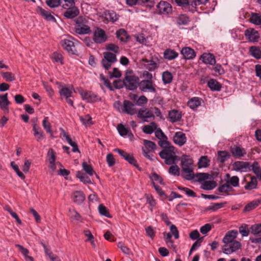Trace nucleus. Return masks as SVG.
Listing matches in <instances>:
<instances>
[{
	"mask_svg": "<svg viewBox=\"0 0 261 261\" xmlns=\"http://www.w3.org/2000/svg\"><path fill=\"white\" fill-rule=\"evenodd\" d=\"M74 31L75 33L79 35H86L91 33L89 21L86 17L80 16L74 20Z\"/></svg>",
	"mask_w": 261,
	"mask_h": 261,
	"instance_id": "1",
	"label": "nucleus"
},
{
	"mask_svg": "<svg viewBox=\"0 0 261 261\" xmlns=\"http://www.w3.org/2000/svg\"><path fill=\"white\" fill-rule=\"evenodd\" d=\"M124 78L126 90L135 91L139 86L140 79L132 70H127Z\"/></svg>",
	"mask_w": 261,
	"mask_h": 261,
	"instance_id": "2",
	"label": "nucleus"
},
{
	"mask_svg": "<svg viewBox=\"0 0 261 261\" xmlns=\"http://www.w3.org/2000/svg\"><path fill=\"white\" fill-rule=\"evenodd\" d=\"M175 147L173 146L165 147L160 153L161 158L165 160V163L167 165L174 164L175 161L179 159L178 156L174 152Z\"/></svg>",
	"mask_w": 261,
	"mask_h": 261,
	"instance_id": "3",
	"label": "nucleus"
},
{
	"mask_svg": "<svg viewBox=\"0 0 261 261\" xmlns=\"http://www.w3.org/2000/svg\"><path fill=\"white\" fill-rule=\"evenodd\" d=\"M103 58L101 60V64L103 67L107 70H109L113 63L117 62L116 54L110 51H106L103 54Z\"/></svg>",
	"mask_w": 261,
	"mask_h": 261,
	"instance_id": "4",
	"label": "nucleus"
},
{
	"mask_svg": "<svg viewBox=\"0 0 261 261\" xmlns=\"http://www.w3.org/2000/svg\"><path fill=\"white\" fill-rule=\"evenodd\" d=\"M156 85L154 83L153 80H143L140 81L139 86L138 87L139 90L142 92H150V93H156Z\"/></svg>",
	"mask_w": 261,
	"mask_h": 261,
	"instance_id": "5",
	"label": "nucleus"
},
{
	"mask_svg": "<svg viewBox=\"0 0 261 261\" xmlns=\"http://www.w3.org/2000/svg\"><path fill=\"white\" fill-rule=\"evenodd\" d=\"M144 145L146 149L142 148L143 155L150 161H154V159L152 158V156H153V154L150 155L149 153L155 151L156 147V144L151 141L144 140Z\"/></svg>",
	"mask_w": 261,
	"mask_h": 261,
	"instance_id": "6",
	"label": "nucleus"
},
{
	"mask_svg": "<svg viewBox=\"0 0 261 261\" xmlns=\"http://www.w3.org/2000/svg\"><path fill=\"white\" fill-rule=\"evenodd\" d=\"M80 94L82 99L87 102L92 103L101 100V98L92 91L82 90L80 91Z\"/></svg>",
	"mask_w": 261,
	"mask_h": 261,
	"instance_id": "7",
	"label": "nucleus"
},
{
	"mask_svg": "<svg viewBox=\"0 0 261 261\" xmlns=\"http://www.w3.org/2000/svg\"><path fill=\"white\" fill-rule=\"evenodd\" d=\"M222 247L223 252L226 254H230L241 247V244L239 241H234L231 243H224Z\"/></svg>",
	"mask_w": 261,
	"mask_h": 261,
	"instance_id": "8",
	"label": "nucleus"
},
{
	"mask_svg": "<svg viewBox=\"0 0 261 261\" xmlns=\"http://www.w3.org/2000/svg\"><path fill=\"white\" fill-rule=\"evenodd\" d=\"M108 37L105 31L101 28H97L94 32L93 40L97 44H101L106 42Z\"/></svg>",
	"mask_w": 261,
	"mask_h": 261,
	"instance_id": "9",
	"label": "nucleus"
},
{
	"mask_svg": "<svg viewBox=\"0 0 261 261\" xmlns=\"http://www.w3.org/2000/svg\"><path fill=\"white\" fill-rule=\"evenodd\" d=\"M60 45L69 54L71 55H77V51L75 48L74 44L72 40L69 39H64L60 41Z\"/></svg>",
	"mask_w": 261,
	"mask_h": 261,
	"instance_id": "10",
	"label": "nucleus"
},
{
	"mask_svg": "<svg viewBox=\"0 0 261 261\" xmlns=\"http://www.w3.org/2000/svg\"><path fill=\"white\" fill-rule=\"evenodd\" d=\"M229 151L234 159H241L247 153L246 150L240 145H233L230 147Z\"/></svg>",
	"mask_w": 261,
	"mask_h": 261,
	"instance_id": "11",
	"label": "nucleus"
},
{
	"mask_svg": "<svg viewBox=\"0 0 261 261\" xmlns=\"http://www.w3.org/2000/svg\"><path fill=\"white\" fill-rule=\"evenodd\" d=\"M115 152H118V153L122 156L125 160L129 163L130 165L136 167L138 168L139 166L137 164V160L133 156V154L128 153L126 151L121 150L119 148H116L114 149Z\"/></svg>",
	"mask_w": 261,
	"mask_h": 261,
	"instance_id": "12",
	"label": "nucleus"
},
{
	"mask_svg": "<svg viewBox=\"0 0 261 261\" xmlns=\"http://www.w3.org/2000/svg\"><path fill=\"white\" fill-rule=\"evenodd\" d=\"M160 15H169L172 13V8L170 4L165 1H161L156 6Z\"/></svg>",
	"mask_w": 261,
	"mask_h": 261,
	"instance_id": "13",
	"label": "nucleus"
},
{
	"mask_svg": "<svg viewBox=\"0 0 261 261\" xmlns=\"http://www.w3.org/2000/svg\"><path fill=\"white\" fill-rule=\"evenodd\" d=\"M36 11L46 21L56 22V19L49 11L46 10L40 6L37 7Z\"/></svg>",
	"mask_w": 261,
	"mask_h": 261,
	"instance_id": "14",
	"label": "nucleus"
},
{
	"mask_svg": "<svg viewBox=\"0 0 261 261\" xmlns=\"http://www.w3.org/2000/svg\"><path fill=\"white\" fill-rule=\"evenodd\" d=\"M232 166L233 169L236 171H250V163L248 162L236 161Z\"/></svg>",
	"mask_w": 261,
	"mask_h": 261,
	"instance_id": "15",
	"label": "nucleus"
},
{
	"mask_svg": "<svg viewBox=\"0 0 261 261\" xmlns=\"http://www.w3.org/2000/svg\"><path fill=\"white\" fill-rule=\"evenodd\" d=\"M0 108L5 114L9 113V106L11 104L8 98V93L0 95Z\"/></svg>",
	"mask_w": 261,
	"mask_h": 261,
	"instance_id": "16",
	"label": "nucleus"
},
{
	"mask_svg": "<svg viewBox=\"0 0 261 261\" xmlns=\"http://www.w3.org/2000/svg\"><path fill=\"white\" fill-rule=\"evenodd\" d=\"M122 112L133 115L137 113V111L135 108V105L132 102L127 100H124Z\"/></svg>",
	"mask_w": 261,
	"mask_h": 261,
	"instance_id": "17",
	"label": "nucleus"
},
{
	"mask_svg": "<svg viewBox=\"0 0 261 261\" xmlns=\"http://www.w3.org/2000/svg\"><path fill=\"white\" fill-rule=\"evenodd\" d=\"M245 37L251 42H257L259 35L258 32L253 29H248L245 31Z\"/></svg>",
	"mask_w": 261,
	"mask_h": 261,
	"instance_id": "18",
	"label": "nucleus"
},
{
	"mask_svg": "<svg viewBox=\"0 0 261 261\" xmlns=\"http://www.w3.org/2000/svg\"><path fill=\"white\" fill-rule=\"evenodd\" d=\"M181 176L185 179L191 180L195 177V174L191 167H181Z\"/></svg>",
	"mask_w": 261,
	"mask_h": 261,
	"instance_id": "19",
	"label": "nucleus"
},
{
	"mask_svg": "<svg viewBox=\"0 0 261 261\" xmlns=\"http://www.w3.org/2000/svg\"><path fill=\"white\" fill-rule=\"evenodd\" d=\"M181 54L183 56L184 59L186 60H191L196 56V53L193 49L190 47H185L180 51Z\"/></svg>",
	"mask_w": 261,
	"mask_h": 261,
	"instance_id": "20",
	"label": "nucleus"
},
{
	"mask_svg": "<svg viewBox=\"0 0 261 261\" xmlns=\"http://www.w3.org/2000/svg\"><path fill=\"white\" fill-rule=\"evenodd\" d=\"M187 141L186 135L181 132L175 133L173 137V141L174 143L178 145L179 146L184 145Z\"/></svg>",
	"mask_w": 261,
	"mask_h": 261,
	"instance_id": "21",
	"label": "nucleus"
},
{
	"mask_svg": "<svg viewBox=\"0 0 261 261\" xmlns=\"http://www.w3.org/2000/svg\"><path fill=\"white\" fill-rule=\"evenodd\" d=\"M138 117L144 119V121H148L145 119L151 118L153 119L155 118V116L153 115V112L149 110H147V109H141L139 110L138 113Z\"/></svg>",
	"mask_w": 261,
	"mask_h": 261,
	"instance_id": "22",
	"label": "nucleus"
},
{
	"mask_svg": "<svg viewBox=\"0 0 261 261\" xmlns=\"http://www.w3.org/2000/svg\"><path fill=\"white\" fill-rule=\"evenodd\" d=\"M238 234L237 230H232L228 231L224 237L222 242L223 243H231L237 241L235 240Z\"/></svg>",
	"mask_w": 261,
	"mask_h": 261,
	"instance_id": "23",
	"label": "nucleus"
},
{
	"mask_svg": "<svg viewBox=\"0 0 261 261\" xmlns=\"http://www.w3.org/2000/svg\"><path fill=\"white\" fill-rule=\"evenodd\" d=\"M168 117L172 123L179 121L182 117L181 112L177 110L173 109L169 111Z\"/></svg>",
	"mask_w": 261,
	"mask_h": 261,
	"instance_id": "24",
	"label": "nucleus"
},
{
	"mask_svg": "<svg viewBox=\"0 0 261 261\" xmlns=\"http://www.w3.org/2000/svg\"><path fill=\"white\" fill-rule=\"evenodd\" d=\"M80 14V11L77 7H73L67 9L64 13V16L67 19H73L75 18Z\"/></svg>",
	"mask_w": 261,
	"mask_h": 261,
	"instance_id": "25",
	"label": "nucleus"
},
{
	"mask_svg": "<svg viewBox=\"0 0 261 261\" xmlns=\"http://www.w3.org/2000/svg\"><path fill=\"white\" fill-rule=\"evenodd\" d=\"M200 59L205 64L214 65L216 63L215 56L213 54L211 53L202 54Z\"/></svg>",
	"mask_w": 261,
	"mask_h": 261,
	"instance_id": "26",
	"label": "nucleus"
},
{
	"mask_svg": "<svg viewBox=\"0 0 261 261\" xmlns=\"http://www.w3.org/2000/svg\"><path fill=\"white\" fill-rule=\"evenodd\" d=\"M207 86L212 91H219L222 88L221 84L214 79H211L208 81Z\"/></svg>",
	"mask_w": 261,
	"mask_h": 261,
	"instance_id": "27",
	"label": "nucleus"
},
{
	"mask_svg": "<svg viewBox=\"0 0 261 261\" xmlns=\"http://www.w3.org/2000/svg\"><path fill=\"white\" fill-rule=\"evenodd\" d=\"M117 38L122 42H126L129 40L130 38L127 32L124 29H120L116 33Z\"/></svg>",
	"mask_w": 261,
	"mask_h": 261,
	"instance_id": "28",
	"label": "nucleus"
},
{
	"mask_svg": "<svg viewBox=\"0 0 261 261\" xmlns=\"http://www.w3.org/2000/svg\"><path fill=\"white\" fill-rule=\"evenodd\" d=\"M202 101V99L201 98L194 97L189 100L187 105L191 109L194 110L201 105Z\"/></svg>",
	"mask_w": 261,
	"mask_h": 261,
	"instance_id": "29",
	"label": "nucleus"
},
{
	"mask_svg": "<svg viewBox=\"0 0 261 261\" xmlns=\"http://www.w3.org/2000/svg\"><path fill=\"white\" fill-rule=\"evenodd\" d=\"M257 184V178L254 176H250V180L246 182V185L244 186V189L248 191L256 189Z\"/></svg>",
	"mask_w": 261,
	"mask_h": 261,
	"instance_id": "30",
	"label": "nucleus"
},
{
	"mask_svg": "<svg viewBox=\"0 0 261 261\" xmlns=\"http://www.w3.org/2000/svg\"><path fill=\"white\" fill-rule=\"evenodd\" d=\"M261 203V198L255 199L246 204L244 208V212H250L256 208Z\"/></svg>",
	"mask_w": 261,
	"mask_h": 261,
	"instance_id": "31",
	"label": "nucleus"
},
{
	"mask_svg": "<svg viewBox=\"0 0 261 261\" xmlns=\"http://www.w3.org/2000/svg\"><path fill=\"white\" fill-rule=\"evenodd\" d=\"M178 54L174 50L167 49L164 53V57L168 60H172L177 57Z\"/></svg>",
	"mask_w": 261,
	"mask_h": 261,
	"instance_id": "32",
	"label": "nucleus"
},
{
	"mask_svg": "<svg viewBox=\"0 0 261 261\" xmlns=\"http://www.w3.org/2000/svg\"><path fill=\"white\" fill-rule=\"evenodd\" d=\"M230 153L227 151H219L217 160L221 163H224L230 158Z\"/></svg>",
	"mask_w": 261,
	"mask_h": 261,
	"instance_id": "33",
	"label": "nucleus"
},
{
	"mask_svg": "<svg viewBox=\"0 0 261 261\" xmlns=\"http://www.w3.org/2000/svg\"><path fill=\"white\" fill-rule=\"evenodd\" d=\"M193 164V160L189 155L182 154L181 156V167H191Z\"/></svg>",
	"mask_w": 261,
	"mask_h": 261,
	"instance_id": "34",
	"label": "nucleus"
},
{
	"mask_svg": "<svg viewBox=\"0 0 261 261\" xmlns=\"http://www.w3.org/2000/svg\"><path fill=\"white\" fill-rule=\"evenodd\" d=\"M15 247H17L19 251L24 256L25 259L28 261H34V258L31 256H29L28 254L29 251L28 249L23 247L22 245L19 244H16Z\"/></svg>",
	"mask_w": 261,
	"mask_h": 261,
	"instance_id": "35",
	"label": "nucleus"
},
{
	"mask_svg": "<svg viewBox=\"0 0 261 261\" xmlns=\"http://www.w3.org/2000/svg\"><path fill=\"white\" fill-rule=\"evenodd\" d=\"M73 202L78 204L81 203L85 199L84 193L80 191H76L73 193Z\"/></svg>",
	"mask_w": 261,
	"mask_h": 261,
	"instance_id": "36",
	"label": "nucleus"
},
{
	"mask_svg": "<svg viewBox=\"0 0 261 261\" xmlns=\"http://www.w3.org/2000/svg\"><path fill=\"white\" fill-rule=\"evenodd\" d=\"M157 128V124L155 122H151L149 125H144L143 132L146 134H151Z\"/></svg>",
	"mask_w": 261,
	"mask_h": 261,
	"instance_id": "37",
	"label": "nucleus"
},
{
	"mask_svg": "<svg viewBox=\"0 0 261 261\" xmlns=\"http://www.w3.org/2000/svg\"><path fill=\"white\" fill-rule=\"evenodd\" d=\"M250 170H252L253 173L260 180L261 167L257 162L255 161L252 164V165L250 164Z\"/></svg>",
	"mask_w": 261,
	"mask_h": 261,
	"instance_id": "38",
	"label": "nucleus"
},
{
	"mask_svg": "<svg viewBox=\"0 0 261 261\" xmlns=\"http://www.w3.org/2000/svg\"><path fill=\"white\" fill-rule=\"evenodd\" d=\"M162 77L163 83L165 85L170 84L173 81V75L169 71H164L162 73Z\"/></svg>",
	"mask_w": 261,
	"mask_h": 261,
	"instance_id": "39",
	"label": "nucleus"
},
{
	"mask_svg": "<svg viewBox=\"0 0 261 261\" xmlns=\"http://www.w3.org/2000/svg\"><path fill=\"white\" fill-rule=\"evenodd\" d=\"M250 55L256 59L261 58V50L259 47L252 46L249 48Z\"/></svg>",
	"mask_w": 261,
	"mask_h": 261,
	"instance_id": "40",
	"label": "nucleus"
},
{
	"mask_svg": "<svg viewBox=\"0 0 261 261\" xmlns=\"http://www.w3.org/2000/svg\"><path fill=\"white\" fill-rule=\"evenodd\" d=\"M189 18L185 14H180L176 18V23L179 25H187L189 22Z\"/></svg>",
	"mask_w": 261,
	"mask_h": 261,
	"instance_id": "41",
	"label": "nucleus"
},
{
	"mask_svg": "<svg viewBox=\"0 0 261 261\" xmlns=\"http://www.w3.org/2000/svg\"><path fill=\"white\" fill-rule=\"evenodd\" d=\"M2 76L6 80V82H11L16 80L14 74L11 72H0Z\"/></svg>",
	"mask_w": 261,
	"mask_h": 261,
	"instance_id": "42",
	"label": "nucleus"
},
{
	"mask_svg": "<svg viewBox=\"0 0 261 261\" xmlns=\"http://www.w3.org/2000/svg\"><path fill=\"white\" fill-rule=\"evenodd\" d=\"M219 192L226 193L229 195L228 192L233 191V188L227 182L226 184L220 186L218 189Z\"/></svg>",
	"mask_w": 261,
	"mask_h": 261,
	"instance_id": "43",
	"label": "nucleus"
},
{
	"mask_svg": "<svg viewBox=\"0 0 261 261\" xmlns=\"http://www.w3.org/2000/svg\"><path fill=\"white\" fill-rule=\"evenodd\" d=\"M210 161L207 156H202L198 161V167L199 168L207 167L210 166Z\"/></svg>",
	"mask_w": 261,
	"mask_h": 261,
	"instance_id": "44",
	"label": "nucleus"
},
{
	"mask_svg": "<svg viewBox=\"0 0 261 261\" xmlns=\"http://www.w3.org/2000/svg\"><path fill=\"white\" fill-rule=\"evenodd\" d=\"M48 117H45L42 122V125L44 129L47 133L50 134V137L53 138V132L51 129V124L47 120Z\"/></svg>",
	"mask_w": 261,
	"mask_h": 261,
	"instance_id": "45",
	"label": "nucleus"
},
{
	"mask_svg": "<svg viewBox=\"0 0 261 261\" xmlns=\"http://www.w3.org/2000/svg\"><path fill=\"white\" fill-rule=\"evenodd\" d=\"M250 21L256 25L261 24V16L259 14L256 13H252L250 17Z\"/></svg>",
	"mask_w": 261,
	"mask_h": 261,
	"instance_id": "46",
	"label": "nucleus"
},
{
	"mask_svg": "<svg viewBox=\"0 0 261 261\" xmlns=\"http://www.w3.org/2000/svg\"><path fill=\"white\" fill-rule=\"evenodd\" d=\"M152 185L162 200H165L167 199L168 196L165 193V192L162 190V188L159 186L155 184L154 182H152Z\"/></svg>",
	"mask_w": 261,
	"mask_h": 261,
	"instance_id": "47",
	"label": "nucleus"
},
{
	"mask_svg": "<svg viewBox=\"0 0 261 261\" xmlns=\"http://www.w3.org/2000/svg\"><path fill=\"white\" fill-rule=\"evenodd\" d=\"M117 130L121 136H126L128 135L129 136L133 135L132 132L128 129L125 127V126L122 124H119L117 125Z\"/></svg>",
	"mask_w": 261,
	"mask_h": 261,
	"instance_id": "48",
	"label": "nucleus"
},
{
	"mask_svg": "<svg viewBox=\"0 0 261 261\" xmlns=\"http://www.w3.org/2000/svg\"><path fill=\"white\" fill-rule=\"evenodd\" d=\"M33 130L34 132V135L35 137H37V140L38 141L44 138L43 132L40 126H38L36 127L34 126V128H33Z\"/></svg>",
	"mask_w": 261,
	"mask_h": 261,
	"instance_id": "49",
	"label": "nucleus"
},
{
	"mask_svg": "<svg viewBox=\"0 0 261 261\" xmlns=\"http://www.w3.org/2000/svg\"><path fill=\"white\" fill-rule=\"evenodd\" d=\"M217 183L215 181H205L202 185V188L205 190H211L215 188Z\"/></svg>",
	"mask_w": 261,
	"mask_h": 261,
	"instance_id": "50",
	"label": "nucleus"
},
{
	"mask_svg": "<svg viewBox=\"0 0 261 261\" xmlns=\"http://www.w3.org/2000/svg\"><path fill=\"white\" fill-rule=\"evenodd\" d=\"M98 211L99 214L102 216H104L108 218L112 217L108 208L102 204H101L98 206Z\"/></svg>",
	"mask_w": 261,
	"mask_h": 261,
	"instance_id": "51",
	"label": "nucleus"
},
{
	"mask_svg": "<svg viewBox=\"0 0 261 261\" xmlns=\"http://www.w3.org/2000/svg\"><path fill=\"white\" fill-rule=\"evenodd\" d=\"M59 93L61 96L65 98L72 96V91L68 88L63 87L59 90Z\"/></svg>",
	"mask_w": 261,
	"mask_h": 261,
	"instance_id": "52",
	"label": "nucleus"
},
{
	"mask_svg": "<svg viewBox=\"0 0 261 261\" xmlns=\"http://www.w3.org/2000/svg\"><path fill=\"white\" fill-rule=\"evenodd\" d=\"M45 3L50 8H54L61 6L62 0H46Z\"/></svg>",
	"mask_w": 261,
	"mask_h": 261,
	"instance_id": "53",
	"label": "nucleus"
},
{
	"mask_svg": "<svg viewBox=\"0 0 261 261\" xmlns=\"http://www.w3.org/2000/svg\"><path fill=\"white\" fill-rule=\"evenodd\" d=\"M178 189L183 191L189 197H196V193L187 187H184L181 186L177 187Z\"/></svg>",
	"mask_w": 261,
	"mask_h": 261,
	"instance_id": "54",
	"label": "nucleus"
},
{
	"mask_svg": "<svg viewBox=\"0 0 261 261\" xmlns=\"http://www.w3.org/2000/svg\"><path fill=\"white\" fill-rule=\"evenodd\" d=\"M47 158L48 159L49 163L55 162L56 159V152L54 149L51 148L48 149L47 153Z\"/></svg>",
	"mask_w": 261,
	"mask_h": 261,
	"instance_id": "55",
	"label": "nucleus"
},
{
	"mask_svg": "<svg viewBox=\"0 0 261 261\" xmlns=\"http://www.w3.org/2000/svg\"><path fill=\"white\" fill-rule=\"evenodd\" d=\"M11 166L12 168L14 169V170L16 173L17 175L22 179H24L25 177L24 174L21 172L19 169V167L17 165H16L14 162H12L11 163Z\"/></svg>",
	"mask_w": 261,
	"mask_h": 261,
	"instance_id": "56",
	"label": "nucleus"
},
{
	"mask_svg": "<svg viewBox=\"0 0 261 261\" xmlns=\"http://www.w3.org/2000/svg\"><path fill=\"white\" fill-rule=\"evenodd\" d=\"M113 86L116 89H120L125 87L124 78L123 80H116L113 83Z\"/></svg>",
	"mask_w": 261,
	"mask_h": 261,
	"instance_id": "57",
	"label": "nucleus"
},
{
	"mask_svg": "<svg viewBox=\"0 0 261 261\" xmlns=\"http://www.w3.org/2000/svg\"><path fill=\"white\" fill-rule=\"evenodd\" d=\"M149 177L152 180V182L155 181L159 182L161 185H164L163 178L155 172L152 173Z\"/></svg>",
	"mask_w": 261,
	"mask_h": 261,
	"instance_id": "58",
	"label": "nucleus"
},
{
	"mask_svg": "<svg viewBox=\"0 0 261 261\" xmlns=\"http://www.w3.org/2000/svg\"><path fill=\"white\" fill-rule=\"evenodd\" d=\"M82 166L84 171L89 175L91 176L93 174L94 171L91 165H88L86 162H84L82 163Z\"/></svg>",
	"mask_w": 261,
	"mask_h": 261,
	"instance_id": "59",
	"label": "nucleus"
},
{
	"mask_svg": "<svg viewBox=\"0 0 261 261\" xmlns=\"http://www.w3.org/2000/svg\"><path fill=\"white\" fill-rule=\"evenodd\" d=\"M168 172L174 176H178L180 174V169L176 165L171 166L168 170Z\"/></svg>",
	"mask_w": 261,
	"mask_h": 261,
	"instance_id": "60",
	"label": "nucleus"
},
{
	"mask_svg": "<svg viewBox=\"0 0 261 261\" xmlns=\"http://www.w3.org/2000/svg\"><path fill=\"white\" fill-rule=\"evenodd\" d=\"M226 202H223L221 203H213L212 205H210L207 209L208 210H212L213 211H215L219 208L223 207L226 204Z\"/></svg>",
	"mask_w": 261,
	"mask_h": 261,
	"instance_id": "61",
	"label": "nucleus"
},
{
	"mask_svg": "<svg viewBox=\"0 0 261 261\" xmlns=\"http://www.w3.org/2000/svg\"><path fill=\"white\" fill-rule=\"evenodd\" d=\"M99 78L101 81L103 82L104 85L107 87L110 91H114V88L111 85L110 81L106 79L103 74H100Z\"/></svg>",
	"mask_w": 261,
	"mask_h": 261,
	"instance_id": "62",
	"label": "nucleus"
},
{
	"mask_svg": "<svg viewBox=\"0 0 261 261\" xmlns=\"http://www.w3.org/2000/svg\"><path fill=\"white\" fill-rule=\"evenodd\" d=\"M250 231L253 234L261 233V224H255L250 227Z\"/></svg>",
	"mask_w": 261,
	"mask_h": 261,
	"instance_id": "63",
	"label": "nucleus"
},
{
	"mask_svg": "<svg viewBox=\"0 0 261 261\" xmlns=\"http://www.w3.org/2000/svg\"><path fill=\"white\" fill-rule=\"evenodd\" d=\"M144 66L149 71H153L158 67L156 63L152 60L149 63L145 64Z\"/></svg>",
	"mask_w": 261,
	"mask_h": 261,
	"instance_id": "64",
	"label": "nucleus"
}]
</instances>
